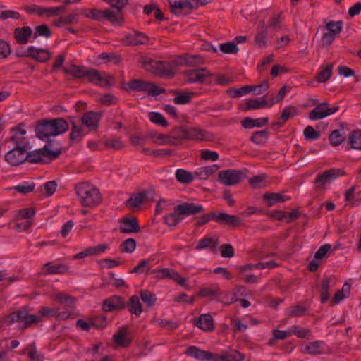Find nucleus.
Instances as JSON below:
<instances>
[{
	"instance_id": "nucleus-1",
	"label": "nucleus",
	"mask_w": 361,
	"mask_h": 361,
	"mask_svg": "<svg viewBox=\"0 0 361 361\" xmlns=\"http://www.w3.org/2000/svg\"><path fill=\"white\" fill-rule=\"evenodd\" d=\"M204 209L201 204L185 202L174 207L172 213L164 217V222L170 227H175L179 224L185 216L196 215L204 212Z\"/></svg>"
},
{
	"instance_id": "nucleus-2",
	"label": "nucleus",
	"mask_w": 361,
	"mask_h": 361,
	"mask_svg": "<svg viewBox=\"0 0 361 361\" xmlns=\"http://www.w3.org/2000/svg\"><path fill=\"white\" fill-rule=\"evenodd\" d=\"M80 204L85 207H94L102 202L99 190L88 182H82L75 187Z\"/></svg>"
},
{
	"instance_id": "nucleus-3",
	"label": "nucleus",
	"mask_w": 361,
	"mask_h": 361,
	"mask_svg": "<svg viewBox=\"0 0 361 361\" xmlns=\"http://www.w3.org/2000/svg\"><path fill=\"white\" fill-rule=\"evenodd\" d=\"M41 321V317L36 314H30L29 309L26 306L11 312L4 317V323L11 325L15 322L23 323V329H25L33 324H37Z\"/></svg>"
},
{
	"instance_id": "nucleus-4",
	"label": "nucleus",
	"mask_w": 361,
	"mask_h": 361,
	"mask_svg": "<svg viewBox=\"0 0 361 361\" xmlns=\"http://www.w3.org/2000/svg\"><path fill=\"white\" fill-rule=\"evenodd\" d=\"M50 143L46 144L42 148L39 149L27 152L26 150V161L32 164L43 163L47 164L49 161H45V158L49 161L56 159L61 154V149L51 150Z\"/></svg>"
},
{
	"instance_id": "nucleus-5",
	"label": "nucleus",
	"mask_w": 361,
	"mask_h": 361,
	"mask_svg": "<svg viewBox=\"0 0 361 361\" xmlns=\"http://www.w3.org/2000/svg\"><path fill=\"white\" fill-rule=\"evenodd\" d=\"M140 63L143 68L158 76L171 78L175 75V71L171 61L143 59Z\"/></svg>"
},
{
	"instance_id": "nucleus-6",
	"label": "nucleus",
	"mask_w": 361,
	"mask_h": 361,
	"mask_svg": "<svg viewBox=\"0 0 361 361\" xmlns=\"http://www.w3.org/2000/svg\"><path fill=\"white\" fill-rule=\"evenodd\" d=\"M126 90L127 91L145 92H147L149 95L152 96H157L166 92V89L159 87L153 82H147L140 79L130 80L128 83V87L126 88Z\"/></svg>"
},
{
	"instance_id": "nucleus-7",
	"label": "nucleus",
	"mask_w": 361,
	"mask_h": 361,
	"mask_svg": "<svg viewBox=\"0 0 361 361\" xmlns=\"http://www.w3.org/2000/svg\"><path fill=\"white\" fill-rule=\"evenodd\" d=\"M184 80L188 83H206L212 82L211 78L213 74L205 68L187 70L183 73Z\"/></svg>"
},
{
	"instance_id": "nucleus-8",
	"label": "nucleus",
	"mask_w": 361,
	"mask_h": 361,
	"mask_svg": "<svg viewBox=\"0 0 361 361\" xmlns=\"http://www.w3.org/2000/svg\"><path fill=\"white\" fill-rule=\"evenodd\" d=\"M246 177L241 170L226 169L220 171L218 173L219 181L226 186L237 185Z\"/></svg>"
},
{
	"instance_id": "nucleus-9",
	"label": "nucleus",
	"mask_w": 361,
	"mask_h": 361,
	"mask_svg": "<svg viewBox=\"0 0 361 361\" xmlns=\"http://www.w3.org/2000/svg\"><path fill=\"white\" fill-rule=\"evenodd\" d=\"M25 147L16 145L4 155L5 161L11 166H18L26 162Z\"/></svg>"
},
{
	"instance_id": "nucleus-10",
	"label": "nucleus",
	"mask_w": 361,
	"mask_h": 361,
	"mask_svg": "<svg viewBox=\"0 0 361 361\" xmlns=\"http://www.w3.org/2000/svg\"><path fill=\"white\" fill-rule=\"evenodd\" d=\"M154 190H144L137 194H133L125 202L126 207L132 209L139 208L142 204L147 201L154 200Z\"/></svg>"
},
{
	"instance_id": "nucleus-11",
	"label": "nucleus",
	"mask_w": 361,
	"mask_h": 361,
	"mask_svg": "<svg viewBox=\"0 0 361 361\" xmlns=\"http://www.w3.org/2000/svg\"><path fill=\"white\" fill-rule=\"evenodd\" d=\"M212 220L218 224L226 225L231 228H237L243 225L242 220L238 216L219 211L212 212Z\"/></svg>"
},
{
	"instance_id": "nucleus-12",
	"label": "nucleus",
	"mask_w": 361,
	"mask_h": 361,
	"mask_svg": "<svg viewBox=\"0 0 361 361\" xmlns=\"http://www.w3.org/2000/svg\"><path fill=\"white\" fill-rule=\"evenodd\" d=\"M339 109V106H334L329 108L327 102H322L314 107L308 114L310 120L317 121L330 116Z\"/></svg>"
},
{
	"instance_id": "nucleus-13",
	"label": "nucleus",
	"mask_w": 361,
	"mask_h": 361,
	"mask_svg": "<svg viewBox=\"0 0 361 361\" xmlns=\"http://www.w3.org/2000/svg\"><path fill=\"white\" fill-rule=\"evenodd\" d=\"M188 356L202 361H221V355L201 350L196 346H190L185 352Z\"/></svg>"
},
{
	"instance_id": "nucleus-14",
	"label": "nucleus",
	"mask_w": 361,
	"mask_h": 361,
	"mask_svg": "<svg viewBox=\"0 0 361 361\" xmlns=\"http://www.w3.org/2000/svg\"><path fill=\"white\" fill-rule=\"evenodd\" d=\"M269 97V93L261 97L260 100L258 99H248L245 102V105H240L239 109L242 111H249L251 109H259L265 106L271 107L274 103L275 100L273 94L271 95L269 101L267 99Z\"/></svg>"
},
{
	"instance_id": "nucleus-15",
	"label": "nucleus",
	"mask_w": 361,
	"mask_h": 361,
	"mask_svg": "<svg viewBox=\"0 0 361 361\" xmlns=\"http://www.w3.org/2000/svg\"><path fill=\"white\" fill-rule=\"evenodd\" d=\"M345 175V171L341 169H331L325 171L323 173L317 176L314 183L318 188H322L324 185L331 180L336 179L338 176Z\"/></svg>"
},
{
	"instance_id": "nucleus-16",
	"label": "nucleus",
	"mask_w": 361,
	"mask_h": 361,
	"mask_svg": "<svg viewBox=\"0 0 361 361\" xmlns=\"http://www.w3.org/2000/svg\"><path fill=\"white\" fill-rule=\"evenodd\" d=\"M35 131L39 139L46 141L47 144L50 143V147H51V141L49 140V137L53 135L49 119L39 121L35 126Z\"/></svg>"
},
{
	"instance_id": "nucleus-17",
	"label": "nucleus",
	"mask_w": 361,
	"mask_h": 361,
	"mask_svg": "<svg viewBox=\"0 0 361 361\" xmlns=\"http://www.w3.org/2000/svg\"><path fill=\"white\" fill-rule=\"evenodd\" d=\"M127 307L124 298L119 295H113L103 301L102 310L104 312L122 310Z\"/></svg>"
},
{
	"instance_id": "nucleus-18",
	"label": "nucleus",
	"mask_w": 361,
	"mask_h": 361,
	"mask_svg": "<svg viewBox=\"0 0 361 361\" xmlns=\"http://www.w3.org/2000/svg\"><path fill=\"white\" fill-rule=\"evenodd\" d=\"M119 231L121 233H137L140 231V226L135 217L123 218L120 221Z\"/></svg>"
},
{
	"instance_id": "nucleus-19",
	"label": "nucleus",
	"mask_w": 361,
	"mask_h": 361,
	"mask_svg": "<svg viewBox=\"0 0 361 361\" xmlns=\"http://www.w3.org/2000/svg\"><path fill=\"white\" fill-rule=\"evenodd\" d=\"M102 116V112L88 111L81 117L82 126H86L90 130H94L99 128V121Z\"/></svg>"
},
{
	"instance_id": "nucleus-20",
	"label": "nucleus",
	"mask_w": 361,
	"mask_h": 361,
	"mask_svg": "<svg viewBox=\"0 0 361 361\" xmlns=\"http://www.w3.org/2000/svg\"><path fill=\"white\" fill-rule=\"evenodd\" d=\"M149 37L140 32H135L128 34L123 39V43L128 46H138L147 44L149 42Z\"/></svg>"
},
{
	"instance_id": "nucleus-21",
	"label": "nucleus",
	"mask_w": 361,
	"mask_h": 361,
	"mask_svg": "<svg viewBox=\"0 0 361 361\" xmlns=\"http://www.w3.org/2000/svg\"><path fill=\"white\" fill-rule=\"evenodd\" d=\"M209 133L204 130L185 126V140H207Z\"/></svg>"
},
{
	"instance_id": "nucleus-22",
	"label": "nucleus",
	"mask_w": 361,
	"mask_h": 361,
	"mask_svg": "<svg viewBox=\"0 0 361 361\" xmlns=\"http://www.w3.org/2000/svg\"><path fill=\"white\" fill-rule=\"evenodd\" d=\"M194 324L204 331H212L214 329V319L209 314H203L193 319Z\"/></svg>"
},
{
	"instance_id": "nucleus-23",
	"label": "nucleus",
	"mask_w": 361,
	"mask_h": 361,
	"mask_svg": "<svg viewBox=\"0 0 361 361\" xmlns=\"http://www.w3.org/2000/svg\"><path fill=\"white\" fill-rule=\"evenodd\" d=\"M267 26L265 21L262 20L257 25V33L255 37V45L258 48H262L267 46Z\"/></svg>"
},
{
	"instance_id": "nucleus-24",
	"label": "nucleus",
	"mask_w": 361,
	"mask_h": 361,
	"mask_svg": "<svg viewBox=\"0 0 361 361\" xmlns=\"http://www.w3.org/2000/svg\"><path fill=\"white\" fill-rule=\"evenodd\" d=\"M27 57L35 59L36 61L44 63L50 59V52L47 49H36L33 47H29L27 49Z\"/></svg>"
},
{
	"instance_id": "nucleus-25",
	"label": "nucleus",
	"mask_w": 361,
	"mask_h": 361,
	"mask_svg": "<svg viewBox=\"0 0 361 361\" xmlns=\"http://www.w3.org/2000/svg\"><path fill=\"white\" fill-rule=\"evenodd\" d=\"M49 121L51 126L53 136L63 134L69 128L68 122L62 118L49 119Z\"/></svg>"
},
{
	"instance_id": "nucleus-26",
	"label": "nucleus",
	"mask_w": 361,
	"mask_h": 361,
	"mask_svg": "<svg viewBox=\"0 0 361 361\" xmlns=\"http://www.w3.org/2000/svg\"><path fill=\"white\" fill-rule=\"evenodd\" d=\"M32 31L29 26H25L14 30L13 35L17 42L20 44H25L32 36Z\"/></svg>"
},
{
	"instance_id": "nucleus-27",
	"label": "nucleus",
	"mask_w": 361,
	"mask_h": 361,
	"mask_svg": "<svg viewBox=\"0 0 361 361\" xmlns=\"http://www.w3.org/2000/svg\"><path fill=\"white\" fill-rule=\"evenodd\" d=\"M169 6H170V12L174 15L178 16L180 13L178 12V9H182L187 8L190 11L195 9V6L192 4L190 1L183 0V1H174V0H168Z\"/></svg>"
},
{
	"instance_id": "nucleus-28",
	"label": "nucleus",
	"mask_w": 361,
	"mask_h": 361,
	"mask_svg": "<svg viewBox=\"0 0 361 361\" xmlns=\"http://www.w3.org/2000/svg\"><path fill=\"white\" fill-rule=\"evenodd\" d=\"M71 124L72 126V130L69 135V140L71 145H73L74 142H80L85 133L84 132L85 128L82 124L77 125L73 121H71Z\"/></svg>"
},
{
	"instance_id": "nucleus-29",
	"label": "nucleus",
	"mask_w": 361,
	"mask_h": 361,
	"mask_svg": "<svg viewBox=\"0 0 361 361\" xmlns=\"http://www.w3.org/2000/svg\"><path fill=\"white\" fill-rule=\"evenodd\" d=\"M127 330L125 327H121L118 332L114 335L113 341L118 346L126 348L131 343V339L126 336Z\"/></svg>"
},
{
	"instance_id": "nucleus-30",
	"label": "nucleus",
	"mask_w": 361,
	"mask_h": 361,
	"mask_svg": "<svg viewBox=\"0 0 361 361\" xmlns=\"http://www.w3.org/2000/svg\"><path fill=\"white\" fill-rule=\"evenodd\" d=\"M269 118L267 117L253 119L250 117L245 118L242 121V126L245 129H250L254 127H262L267 125Z\"/></svg>"
},
{
	"instance_id": "nucleus-31",
	"label": "nucleus",
	"mask_w": 361,
	"mask_h": 361,
	"mask_svg": "<svg viewBox=\"0 0 361 361\" xmlns=\"http://www.w3.org/2000/svg\"><path fill=\"white\" fill-rule=\"evenodd\" d=\"M262 198L264 200H267L268 207H271L276 203L283 202L288 200L290 197L283 196L280 193L267 192L263 195Z\"/></svg>"
},
{
	"instance_id": "nucleus-32",
	"label": "nucleus",
	"mask_w": 361,
	"mask_h": 361,
	"mask_svg": "<svg viewBox=\"0 0 361 361\" xmlns=\"http://www.w3.org/2000/svg\"><path fill=\"white\" fill-rule=\"evenodd\" d=\"M64 73L73 75L75 78L82 79L86 77L87 69L82 66L72 64L70 68H64Z\"/></svg>"
},
{
	"instance_id": "nucleus-33",
	"label": "nucleus",
	"mask_w": 361,
	"mask_h": 361,
	"mask_svg": "<svg viewBox=\"0 0 361 361\" xmlns=\"http://www.w3.org/2000/svg\"><path fill=\"white\" fill-rule=\"evenodd\" d=\"M126 307H128V311L131 314H134L136 316H139L142 312V304L137 295H133L130 298Z\"/></svg>"
},
{
	"instance_id": "nucleus-34",
	"label": "nucleus",
	"mask_w": 361,
	"mask_h": 361,
	"mask_svg": "<svg viewBox=\"0 0 361 361\" xmlns=\"http://www.w3.org/2000/svg\"><path fill=\"white\" fill-rule=\"evenodd\" d=\"M329 141L331 145L338 146L345 141V134L344 129H336L333 130L329 135Z\"/></svg>"
},
{
	"instance_id": "nucleus-35",
	"label": "nucleus",
	"mask_w": 361,
	"mask_h": 361,
	"mask_svg": "<svg viewBox=\"0 0 361 361\" xmlns=\"http://www.w3.org/2000/svg\"><path fill=\"white\" fill-rule=\"evenodd\" d=\"M104 18L116 25H121L123 22V13H118V11H113L110 9L104 11Z\"/></svg>"
},
{
	"instance_id": "nucleus-36",
	"label": "nucleus",
	"mask_w": 361,
	"mask_h": 361,
	"mask_svg": "<svg viewBox=\"0 0 361 361\" xmlns=\"http://www.w3.org/2000/svg\"><path fill=\"white\" fill-rule=\"evenodd\" d=\"M332 64H327L315 76L314 79L320 83L326 82L332 75Z\"/></svg>"
},
{
	"instance_id": "nucleus-37",
	"label": "nucleus",
	"mask_w": 361,
	"mask_h": 361,
	"mask_svg": "<svg viewBox=\"0 0 361 361\" xmlns=\"http://www.w3.org/2000/svg\"><path fill=\"white\" fill-rule=\"evenodd\" d=\"M176 178L181 183L189 184L194 180V175L185 169H179L176 172Z\"/></svg>"
},
{
	"instance_id": "nucleus-38",
	"label": "nucleus",
	"mask_w": 361,
	"mask_h": 361,
	"mask_svg": "<svg viewBox=\"0 0 361 361\" xmlns=\"http://www.w3.org/2000/svg\"><path fill=\"white\" fill-rule=\"evenodd\" d=\"M330 281L331 279L329 277H325L322 281L320 286V298L322 303H326L330 298V295L329 294Z\"/></svg>"
},
{
	"instance_id": "nucleus-39",
	"label": "nucleus",
	"mask_w": 361,
	"mask_h": 361,
	"mask_svg": "<svg viewBox=\"0 0 361 361\" xmlns=\"http://www.w3.org/2000/svg\"><path fill=\"white\" fill-rule=\"evenodd\" d=\"M50 264L49 262L44 264V267H48L46 270L47 274H66L68 271V267L65 264H59L52 266Z\"/></svg>"
},
{
	"instance_id": "nucleus-40",
	"label": "nucleus",
	"mask_w": 361,
	"mask_h": 361,
	"mask_svg": "<svg viewBox=\"0 0 361 361\" xmlns=\"http://www.w3.org/2000/svg\"><path fill=\"white\" fill-rule=\"evenodd\" d=\"M269 131L262 130L252 133L250 140L256 145H263L268 139Z\"/></svg>"
},
{
	"instance_id": "nucleus-41",
	"label": "nucleus",
	"mask_w": 361,
	"mask_h": 361,
	"mask_svg": "<svg viewBox=\"0 0 361 361\" xmlns=\"http://www.w3.org/2000/svg\"><path fill=\"white\" fill-rule=\"evenodd\" d=\"M349 144L355 149L361 150V130H353L349 136Z\"/></svg>"
},
{
	"instance_id": "nucleus-42",
	"label": "nucleus",
	"mask_w": 361,
	"mask_h": 361,
	"mask_svg": "<svg viewBox=\"0 0 361 361\" xmlns=\"http://www.w3.org/2000/svg\"><path fill=\"white\" fill-rule=\"evenodd\" d=\"M321 345L322 342L319 341L308 343L305 345V353L311 355H321L323 353Z\"/></svg>"
},
{
	"instance_id": "nucleus-43",
	"label": "nucleus",
	"mask_w": 361,
	"mask_h": 361,
	"mask_svg": "<svg viewBox=\"0 0 361 361\" xmlns=\"http://www.w3.org/2000/svg\"><path fill=\"white\" fill-rule=\"evenodd\" d=\"M219 244L218 240H214L212 238L206 237L200 240L196 246V250H200L207 247L214 249Z\"/></svg>"
},
{
	"instance_id": "nucleus-44",
	"label": "nucleus",
	"mask_w": 361,
	"mask_h": 361,
	"mask_svg": "<svg viewBox=\"0 0 361 361\" xmlns=\"http://www.w3.org/2000/svg\"><path fill=\"white\" fill-rule=\"evenodd\" d=\"M140 298L142 302L149 307H153L157 301L156 295L148 290H142L140 291Z\"/></svg>"
},
{
	"instance_id": "nucleus-45",
	"label": "nucleus",
	"mask_w": 361,
	"mask_h": 361,
	"mask_svg": "<svg viewBox=\"0 0 361 361\" xmlns=\"http://www.w3.org/2000/svg\"><path fill=\"white\" fill-rule=\"evenodd\" d=\"M98 58L101 60L105 61V62H112L114 64L119 63L122 59L121 54H116L114 52H102L99 55Z\"/></svg>"
},
{
	"instance_id": "nucleus-46",
	"label": "nucleus",
	"mask_w": 361,
	"mask_h": 361,
	"mask_svg": "<svg viewBox=\"0 0 361 361\" xmlns=\"http://www.w3.org/2000/svg\"><path fill=\"white\" fill-rule=\"evenodd\" d=\"M252 90V89L251 87H247V85L243 86L238 89L231 87L226 90V94L233 98L240 97L244 94L251 92Z\"/></svg>"
},
{
	"instance_id": "nucleus-47",
	"label": "nucleus",
	"mask_w": 361,
	"mask_h": 361,
	"mask_svg": "<svg viewBox=\"0 0 361 361\" xmlns=\"http://www.w3.org/2000/svg\"><path fill=\"white\" fill-rule=\"evenodd\" d=\"M221 295V290L218 286L215 288H203L200 290L197 293V296L200 298H206L209 296H219Z\"/></svg>"
},
{
	"instance_id": "nucleus-48",
	"label": "nucleus",
	"mask_w": 361,
	"mask_h": 361,
	"mask_svg": "<svg viewBox=\"0 0 361 361\" xmlns=\"http://www.w3.org/2000/svg\"><path fill=\"white\" fill-rule=\"evenodd\" d=\"M219 49L221 52L226 54H235L239 51L236 44L233 42L221 44L219 45Z\"/></svg>"
},
{
	"instance_id": "nucleus-49",
	"label": "nucleus",
	"mask_w": 361,
	"mask_h": 361,
	"mask_svg": "<svg viewBox=\"0 0 361 361\" xmlns=\"http://www.w3.org/2000/svg\"><path fill=\"white\" fill-rule=\"evenodd\" d=\"M136 245V240L134 238H128L121 244V252L132 253L135 250Z\"/></svg>"
},
{
	"instance_id": "nucleus-50",
	"label": "nucleus",
	"mask_w": 361,
	"mask_h": 361,
	"mask_svg": "<svg viewBox=\"0 0 361 361\" xmlns=\"http://www.w3.org/2000/svg\"><path fill=\"white\" fill-rule=\"evenodd\" d=\"M90 82L99 84L102 80V76L99 71L94 68L87 69L86 77Z\"/></svg>"
},
{
	"instance_id": "nucleus-51",
	"label": "nucleus",
	"mask_w": 361,
	"mask_h": 361,
	"mask_svg": "<svg viewBox=\"0 0 361 361\" xmlns=\"http://www.w3.org/2000/svg\"><path fill=\"white\" fill-rule=\"evenodd\" d=\"M325 27L329 30V32H332L334 35H337L342 30L343 21H330L326 24Z\"/></svg>"
},
{
	"instance_id": "nucleus-52",
	"label": "nucleus",
	"mask_w": 361,
	"mask_h": 361,
	"mask_svg": "<svg viewBox=\"0 0 361 361\" xmlns=\"http://www.w3.org/2000/svg\"><path fill=\"white\" fill-rule=\"evenodd\" d=\"M193 92H180L178 96L173 98V102L176 104H186L191 102Z\"/></svg>"
},
{
	"instance_id": "nucleus-53",
	"label": "nucleus",
	"mask_w": 361,
	"mask_h": 361,
	"mask_svg": "<svg viewBox=\"0 0 361 361\" xmlns=\"http://www.w3.org/2000/svg\"><path fill=\"white\" fill-rule=\"evenodd\" d=\"M149 118L152 123H157L163 127H166L169 125L165 118L159 113L150 112L149 114Z\"/></svg>"
},
{
	"instance_id": "nucleus-54",
	"label": "nucleus",
	"mask_w": 361,
	"mask_h": 361,
	"mask_svg": "<svg viewBox=\"0 0 361 361\" xmlns=\"http://www.w3.org/2000/svg\"><path fill=\"white\" fill-rule=\"evenodd\" d=\"M186 66L195 67L204 63L203 59L200 55H190L186 54Z\"/></svg>"
},
{
	"instance_id": "nucleus-55",
	"label": "nucleus",
	"mask_w": 361,
	"mask_h": 361,
	"mask_svg": "<svg viewBox=\"0 0 361 361\" xmlns=\"http://www.w3.org/2000/svg\"><path fill=\"white\" fill-rule=\"evenodd\" d=\"M221 255L224 258H231L234 256L235 251L233 247L228 243L222 244L219 247Z\"/></svg>"
},
{
	"instance_id": "nucleus-56",
	"label": "nucleus",
	"mask_w": 361,
	"mask_h": 361,
	"mask_svg": "<svg viewBox=\"0 0 361 361\" xmlns=\"http://www.w3.org/2000/svg\"><path fill=\"white\" fill-rule=\"evenodd\" d=\"M56 299L61 303L68 307H73L75 302V299L70 295L59 293L56 296Z\"/></svg>"
},
{
	"instance_id": "nucleus-57",
	"label": "nucleus",
	"mask_w": 361,
	"mask_h": 361,
	"mask_svg": "<svg viewBox=\"0 0 361 361\" xmlns=\"http://www.w3.org/2000/svg\"><path fill=\"white\" fill-rule=\"evenodd\" d=\"M212 220V212L204 214L195 218V227L200 228Z\"/></svg>"
},
{
	"instance_id": "nucleus-58",
	"label": "nucleus",
	"mask_w": 361,
	"mask_h": 361,
	"mask_svg": "<svg viewBox=\"0 0 361 361\" xmlns=\"http://www.w3.org/2000/svg\"><path fill=\"white\" fill-rule=\"evenodd\" d=\"M51 35V31L47 25H41L35 27V32L34 37L37 38L38 36H43L49 37Z\"/></svg>"
},
{
	"instance_id": "nucleus-59",
	"label": "nucleus",
	"mask_w": 361,
	"mask_h": 361,
	"mask_svg": "<svg viewBox=\"0 0 361 361\" xmlns=\"http://www.w3.org/2000/svg\"><path fill=\"white\" fill-rule=\"evenodd\" d=\"M296 109L293 106L286 107L280 116L281 122H286L290 118L293 117L296 114Z\"/></svg>"
},
{
	"instance_id": "nucleus-60",
	"label": "nucleus",
	"mask_w": 361,
	"mask_h": 361,
	"mask_svg": "<svg viewBox=\"0 0 361 361\" xmlns=\"http://www.w3.org/2000/svg\"><path fill=\"white\" fill-rule=\"evenodd\" d=\"M35 185L34 183H29L27 182H25L22 185H18L15 186L13 188L17 192L22 194H27L30 192H32L35 189Z\"/></svg>"
},
{
	"instance_id": "nucleus-61",
	"label": "nucleus",
	"mask_w": 361,
	"mask_h": 361,
	"mask_svg": "<svg viewBox=\"0 0 361 361\" xmlns=\"http://www.w3.org/2000/svg\"><path fill=\"white\" fill-rule=\"evenodd\" d=\"M303 135L305 139L307 140H317L320 137L319 132L317 131L311 126H308L305 128L303 131Z\"/></svg>"
},
{
	"instance_id": "nucleus-62",
	"label": "nucleus",
	"mask_w": 361,
	"mask_h": 361,
	"mask_svg": "<svg viewBox=\"0 0 361 361\" xmlns=\"http://www.w3.org/2000/svg\"><path fill=\"white\" fill-rule=\"evenodd\" d=\"M85 16L96 20H102L104 18V11L92 8L88 11L84 10Z\"/></svg>"
},
{
	"instance_id": "nucleus-63",
	"label": "nucleus",
	"mask_w": 361,
	"mask_h": 361,
	"mask_svg": "<svg viewBox=\"0 0 361 361\" xmlns=\"http://www.w3.org/2000/svg\"><path fill=\"white\" fill-rule=\"evenodd\" d=\"M172 139L176 142V140H185V126H177L174 128L172 131Z\"/></svg>"
},
{
	"instance_id": "nucleus-64",
	"label": "nucleus",
	"mask_w": 361,
	"mask_h": 361,
	"mask_svg": "<svg viewBox=\"0 0 361 361\" xmlns=\"http://www.w3.org/2000/svg\"><path fill=\"white\" fill-rule=\"evenodd\" d=\"M338 74L345 77L353 76L355 79V82H358L359 77L356 75L355 72L350 68L345 66H340L338 68Z\"/></svg>"
}]
</instances>
